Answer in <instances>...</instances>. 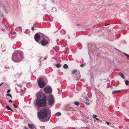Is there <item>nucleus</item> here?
<instances>
[{"label": "nucleus", "instance_id": "f03ea898", "mask_svg": "<svg viewBox=\"0 0 129 129\" xmlns=\"http://www.w3.org/2000/svg\"><path fill=\"white\" fill-rule=\"evenodd\" d=\"M37 99L35 102V105L38 107H41L45 106L46 104V98L45 94L40 91L36 94Z\"/></svg>", "mask_w": 129, "mask_h": 129}, {"label": "nucleus", "instance_id": "37998d69", "mask_svg": "<svg viewBox=\"0 0 129 129\" xmlns=\"http://www.w3.org/2000/svg\"><path fill=\"white\" fill-rule=\"evenodd\" d=\"M24 127L25 129H28V128L25 126Z\"/></svg>", "mask_w": 129, "mask_h": 129}, {"label": "nucleus", "instance_id": "bb28decb", "mask_svg": "<svg viewBox=\"0 0 129 129\" xmlns=\"http://www.w3.org/2000/svg\"><path fill=\"white\" fill-rule=\"evenodd\" d=\"M76 70H74L73 71L72 73L73 74H75L77 72Z\"/></svg>", "mask_w": 129, "mask_h": 129}, {"label": "nucleus", "instance_id": "79ce46f5", "mask_svg": "<svg viewBox=\"0 0 129 129\" xmlns=\"http://www.w3.org/2000/svg\"><path fill=\"white\" fill-rule=\"evenodd\" d=\"M96 119L97 120H99V119L98 118H96Z\"/></svg>", "mask_w": 129, "mask_h": 129}, {"label": "nucleus", "instance_id": "f8f14e48", "mask_svg": "<svg viewBox=\"0 0 129 129\" xmlns=\"http://www.w3.org/2000/svg\"><path fill=\"white\" fill-rule=\"evenodd\" d=\"M16 30L19 33H20L22 32V29L21 27L20 26H19L18 27H17L16 28Z\"/></svg>", "mask_w": 129, "mask_h": 129}, {"label": "nucleus", "instance_id": "49530a36", "mask_svg": "<svg viewBox=\"0 0 129 129\" xmlns=\"http://www.w3.org/2000/svg\"><path fill=\"white\" fill-rule=\"evenodd\" d=\"M72 129H78L77 128H75L74 127H73L72 128Z\"/></svg>", "mask_w": 129, "mask_h": 129}, {"label": "nucleus", "instance_id": "4d7b16f0", "mask_svg": "<svg viewBox=\"0 0 129 129\" xmlns=\"http://www.w3.org/2000/svg\"><path fill=\"white\" fill-rule=\"evenodd\" d=\"M50 21H51V20H50Z\"/></svg>", "mask_w": 129, "mask_h": 129}, {"label": "nucleus", "instance_id": "9d476101", "mask_svg": "<svg viewBox=\"0 0 129 129\" xmlns=\"http://www.w3.org/2000/svg\"><path fill=\"white\" fill-rule=\"evenodd\" d=\"M0 7L1 9H3V10H4L6 13H7L8 12L7 11V10L6 9L5 6L4 5L2 4H0Z\"/></svg>", "mask_w": 129, "mask_h": 129}, {"label": "nucleus", "instance_id": "c85d7f7f", "mask_svg": "<svg viewBox=\"0 0 129 129\" xmlns=\"http://www.w3.org/2000/svg\"><path fill=\"white\" fill-rule=\"evenodd\" d=\"M13 106L15 108H17L18 107L15 104H13Z\"/></svg>", "mask_w": 129, "mask_h": 129}, {"label": "nucleus", "instance_id": "c9c22d12", "mask_svg": "<svg viewBox=\"0 0 129 129\" xmlns=\"http://www.w3.org/2000/svg\"><path fill=\"white\" fill-rule=\"evenodd\" d=\"M40 60H44L43 58L42 57H41L40 58Z\"/></svg>", "mask_w": 129, "mask_h": 129}, {"label": "nucleus", "instance_id": "cd10ccee", "mask_svg": "<svg viewBox=\"0 0 129 129\" xmlns=\"http://www.w3.org/2000/svg\"><path fill=\"white\" fill-rule=\"evenodd\" d=\"M74 103L76 105L78 106L79 105V102H75Z\"/></svg>", "mask_w": 129, "mask_h": 129}, {"label": "nucleus", "instance_id": "393cba45", "mask_svg": "<svg viewBox=\"0 0 129 129\" xmlns=\"http://www.w3.org/2000/svg\"><path fill=\"white\" fill-rule=\"evenodd\" d=\"M7 96H9L11 98V99H12V96L10 94L8 93L7 94Z\"/></svg>", "mask_w": 129, "mask_h": 129}, {"label": "nucleus", "instance_id": "6e6d98bb", "mask_svg": "<svg viewBox=\"0 0 129 129\" xmlns=\"http://www.w3.org/2000/svg\"><path fill=\"white\" fill-rule=\"evenodd\" d=\"M5 26L6 27H7V26L6 25H5Z\"/></svg>", "mask_w": 129, "mask_h": 129}, {"label": "nucleus", "instance_id": "3c124183", "mask_svg": "<svg viewBox=\"0 0 129 129\" xmlns=\"http://www.w3.org/2000/svg\"><path fill=\"white\" fill-rule=\"evenodd\" d=\"M41 90H40L39 91H40L42 93V92H41Z\"/></svg>", "mask_w": 129, "mask_h": 129}, {"label": "nucleus", "instance_id": "ddd939ff", "mask_svg": "<svg viewBox=\"0 0 129 129\" xmlns=\"http://www.w3.org/2000/svg\"><path fill=\"white\" fill-rule=\"evenodd\" d=\"M60 43L62 45V46L63 47L66 46L67 44L66 42L64 40L61 41L60 42Z\"/></svg>", "mask_w": 129, "mask_h": 129}, {"label": "nucleus", "instance_id": "423d86ee", "mask_svg": "<svg viewBox=\"0 0 129 129\" xmlns=\"http://www.w3.org/2000/svg\"><path fill=\"white\" fill-rule=\"evenodd\" d=\"M44 35V34L41 33H37L35 35V39L36 41L38 42L39 41L41 38H42Z\"/></svg>", "mask_w": 129, "mask_h": 129}, {"label": "nucleus", "instance_id": "de8ad7c7", "mask_svg": "<svg viewBox=\"0 0 129 129\" xmlns=\"http://www.w3.org/2000/svg\"><path fill=\"white\" fill-rule=\"evenodd\" d=\"M68 38H70V36H68Z\"/></svg>", "mask_w": 129, "mask_h": 129}, {"label": "nucleus", "instance_id": "4468645a", "mask_svg": "<svg viewBox=\"0 0 129 129\" xmlns=\"http://www.w3.org/2000/svg\"><path fill=\"white\" fill-rule=\"evenodd\" d=\"M28 126L31 129H34L35 128V126L32 124H29Z\"/></svg>", "mask_w": 129, "mask_h": 129}, {"label": "nucleus", "instance_id": "09e8293b", "mask_svg": "<svg viewBox=\"0 0 129 129\" xmlns=\"http://www.w3.org/2000/svg\"><path fill=\"white\" fill-rule=\"evenodd\" d=\"M11 110L13 112L14 111H13V110H12L11 109V110Z\"/></svg>", "mask_w": 129, "mask_h": 129}, {"label": "nucleus", "instance_id": "0eeeda50", "mask_svg": "<svg viewBox=\"0 0 129 129\" xmlns=\"http://www.w3.org/2000/svg\"><path fill=\"white\" fill-rule=\"evenodd\" d=\"M42 39L41 42V45L43 46L47 45L48 43V38L44 35Z\"/></svg>", "mask_w": 129, "mask_h": 129}, {"label": "nucleus", "instance_id": "dca6fc26", "mask_svg": "<svg viewBox=\"0 0 129 129\" xmlns=\"http://www.w3.org/2000/svg\"><path fill=\"white\" fill-rule=\"evenodd\" d=\"M77 46L78 48L79 49H81L82 48V47L81 46V44L80 43L78 44H77Z\"/></svg>", "mask_w": 129, "mask_h": 129}, {"label": "nucleus", "instance_id": "603ef678", "mask_svg": "<svg viewBox=\"0 0 129 129\" xmlns=\"http://www.w3.org/2000/svg\"><path fill=\"white\" fill-rule=\"evenodd\" d=\"M41 90H40L39 91H40L42 93V92H41Z\"/></svg>", "mask_w": 129, "mask_h": 129}, {"label": "nucleus", "instance_id": "473e14b6", "mask_svg": "<svg viewBox=\"0 0 129 129\" xmlns=\"http://www.w3.org/2000/svg\"><path fill=\"white\" fill-rule=\"evenodd\" d=\"M13 48L14 49H15L16 48V45L15 44L13 46Z\"/></svg>", "mask_w": 129, "mask_h": 129}, {"label": "nucleus", "instance_id": "aec40b11", "mask_svg": "<svg viewBox=\"0 0 129 129\" xmlns=\"http://www.w3.org/2000/svg\"><path fill=\"white\" fill-rule=\"evenodd\" d=\"M63 68L64 69H67L68 68V66L67 64H65L63 66Z\"/></svg>", "mask_w": 129, "mask_h": 129}, {"label": "nucleus", "instance_id": "2eb2a0df", "mask_svg": "<svg viewBox=\"0 0 129 129\" xmlns=\"http://www.w3.org/2000/svg\"><path fill=\"white\" fill-rule=\"evenodd\" d=\"M121 91V90H114L112 91V93L113 94H114L116 93H118L119 92Z\"/></svg>", "mask_w": 129, "mask_h": 129}, {"label": "nucleus", "instance_id": "5701e85b", "mask_svg": "<svg viewBox=\"0 0 129 129\" xmlns=\"http://www.w3.org/2000/svg\"><path fill=\"white\" fill-rule=\"evenodd\" d=\"M6 108L8 110H11V108H10V107L8 106V105L6 106Z\"/></svg>", "mask_w": 129, "mask_h": 129}, {"label": "nucleus", "instance_id": "2f4dec72", "mask_svg": "<svg viewBox=\"0 0 129 129\" xmlns=\"http://www.w3.org/2000/svg\"><path fill=\"white\" fill-rule=\"evenodd\" d=\"M97 116L95 115H93V118H96Z\"/></svg>", "mask_w": 129, "mask_h": 129}, {"label": "nucleus", "instance_id": "1a4fd4ad", "mask_svg": "<svg viewBox=\"0 0 129 129\" xmlns=\"http://www.w3.org/2000/svg\"><path fill=\"white\" fill-rule=\"evenodd\" d=\"M76 80H79L80 78V75L79 71H78L75 73Z\"/></svg>", "mask_w": 129, "mask_h": 129}, {"label": "nucleus", "instance_id": "c03bdc74", "mask_svg": "<svg viewBox=\"0 0 129 129\" xmlns=\"http://www.w3.org/2000/svg\"><path fill=\"white\" fill-rule=\"evenodd\" d=\"M51 0L52 1V2L53 3L54 2V0Z\"/></svg>", "mask_w": 129, "mask_h": 129}, {"label": "nucleus", "instance_id": "a18cd8bd", "mask_svg": "<svg viewBox=\"0 0 129 129\" xmlns=\"http://www.w3.org/2000/svg\"><path fill=\"white\" fill-rule=\"evenodd\" d=\"M4 83V82L2 83L0 85V86H1L2 85L3 83Z\"/></svg>", "mask_w": 129, "mask_h": 129}, {"label": "nucleus", "instance_id": "a19ab883", "mask_svg": "<svg viewBox=\"0 0 129 129\" xmlns=\"http://www.w3.org/2000/svg\"><path fill=\"white\" fill-rule=\"evenodd\" d=\"M16 34V33L15 31H14L13 32V34Z\"/></svg>", "mask_w": 129, "mask_h": 129}, {"label": "nucleus", "instance_id": "20e7f679", "mask_svg": "<svg viewBox=\"0 0 129 129\" xmlns=\"http://www.w3.org/2000/svg\"><path fill=\"white\" fill-rule=\"evenodd\" d=\"M47 100L49 107H52L55 103L53 95L51 94L49 95L47 98Z\"/></svg>", "mask_w": 129, "mask_h": 129}, {"label": "nucleus", "instance_id": "ea45409f", "mask_svg": "<svg viewBox=\"0 0 129 129\" xmlns=\"http://www.w3.org/2000/svg\"><path fill=\"white\" fill-rule=\"evenodd\" d=\"M47 58V56H46V57H45L44 58V59H46V58Z\"/></svg>", "mask_w": 129, "mask_h": 129}, {"label": "nucleus", "instance_id": "13d9d810", "mask_svg": "<svg viewBox=\"0 0 129 129\" xmlns=\"http://www.w3.org/2000/svg\"><path fill=\"white\" fill-rule=\"evenodd\" d=\"M88 50H89V49L88 48Z\"/></svg>", "mask_w": 129, "mask_h": 129}, {"label": "nucleus", "instance_id": "7c9ffc66", "mask_svg": "<svg viewBox=\"0 0 129 129\" xmlns=\"http://www.w3.org/2000/svg\"><path fill=\"white\" fill-rule=\"evenodd\" d=\"M31 30L33 31H34L35 30V29H34V25L33 26H32L31 27Z\"/></svg>", "mask_w": 129, "mask_h": 129}, {"label": "nucleus", "instance_id": "8fccbe9b", "mask_svg": "<svg viewBox=\"0 0 129 129\" xmlns=\"http://www.w3.org/2000/svg\"><path fill=\"white\" fill-rule=\"evenodd\" d=\"M79 25H80V24H77V26Z\"/></svg>", "mask_w": 129, "mask_h": 129}, {"label": "nucleus", "instance_id": "b1692460", "mask_svg": "<svg viewBox=\"0 0 129 129\" xmlns=\"http://www.w3.org/2000/svg\"><path fill=\"white\" fill-rule=\"evenodd\" d=\"M125 84L126 85H128L129 84V82L128 81L126 80L125 82Z\"/></svg>", "mask_w": 129, "mask_h": 129}, {"label": "nucleus", "instance_id": "5fc2aeb1", "mask_svg": "<svg viewBox=\"0 0 129 129\" xmlns=\"http://www.w3.org/2000/svg\"><path fill=\"white\" fill-rule=\"evenodd\" d=\"M109 24H107L106 25H108Z\"/></svg>", "mask_w": 129, "mask_h": 129}, {"label": "nucleus", "instance_id": "7ed1b4c3", "mask_svg": "<svg viewBox=\"0 0 129 129\" xmlns=\"http://www.w3.org/2000/svg\"><path fill=\"white\" fill-rule=\"evenodd\" d=\"M23 58V53L20 51H15L12 56L13 60L16 62H20Z\"/></svg>", "mask_w": 129, "mask_h": 129}, {"label": "nucleus", "instance_id": "a878e982", "mask_svg": "<svg viewBox=\"0 0 129 129\" xmlns=\"http://www.w3.org/2000/svg\"><path fill=\"white\" fill-rule=\"evenodd\" d=\"M85 64H85V63L81 64L80 65V67H83L84 66Z\"/></svg>", "mask_w": 129, "mask_h": 129}, {"label": "nucleus", "instance_id": "39448f33", "mask_svg": "<svg viewBox=\"0 0 129 129\" xmlns=\"http://www.w3.org/2000/svg\"><path fill=\"white\" fill-rule=\"evenodd\" d=\"M37 80L38 84L40 88H43L46 86V84L44 82L42 78H38Z\"/></svg>", "mask_w": 129, "mask_h": 129}, {"label": "nucleus", "instance_id": "6e6552de", "mask_svg": "<svg viewBox=\"0 0 129 129\" xmlns=\"http://www.w3.org/2000/svg\"><path fill=\"white\" fill-rule=\"evenodd\" d=\"M44 90L46 93L48 94L51 93L52 92V89L50 86H48L45 87Z\"/></svg>", "mask_w": 129, "mask_h": 129}, {"label": "nucleus", "instance_id": "864d4df0", "mask_svg": "<svg viewBox=\"0 0 129 129\" xmlns=\"http://www.w3.org/2000/svg\"><path fill=\"white\" fill-rule=\"evenodd\" d=\"M8 28V29L9 30H10V29Z\"/></svg>", "mask_w": 129, "mask_h": 129}, {"label": "nucleus", "instance_id": "412c9836", "mask_svg": "<svg viewBox=\"0 0 129 129\" xmlns=\"http://www.w3.org/2000/svg\"><path fill=\"white\" fill-rule=\"evenodd\" d=\"M61 66V64L59 63H57L56 64V67L58 68H60Z\"/></svg>", "mask_w": 129, "mask_h": 129}, {"label": "nucleus", "instance_id": "f3484780", "mask_svg": "<svg viewBox=\"0 0 129 129\" xmlns=\"http://www.w3.org/2000/svg\"><path fill=\"white\" fill-rule=\"evenodd\" d=\"M119 75L123 79H124L125 78L124 77L123 75V74L121 73H119Z\"/></svg>", "mask_w": 129, "mask_h": 129}, {"label": "nucleus", "instance_id": "4be33fe9", "mask_svg": "<svg viewBox=\"0 0 129 129\" xmlns=\"http://www.w3.org/2000/svg\"><path fill=\"white\" fill-rule=\"evenodd\" d=\"M61 115V113L59 112H58L56 113L55 115L56 116H59L60 115Z\"/></svg>", "mask_w": 129, "mask_h": 129}, {"label": "nucleus", "instance_id": "f704fd0d", "mask_svg": "<svg viewBox=\"0 0 129 129\" xmlns=\"http://www.w3.org/2000/svg\"><path fill=\"white\" fill-rule=\"evenodd\" d=\"M91 47V45L90 44H88V48H90Z\"/></svg>", "mask_w": 129, "mask_h": 129}, {"label": "nucleus", "instance_id": "4c0bfd02", "mask_svg": "<svg viewBox=\"0 0 129 129\" xmlns=\"http://www.w3.org/2000/svg\"><path fill=\"white\" fill-rule=\"evenodd\" d=\"M106 123H107L108 124V125H109V124H110V123H109V122H108V121H107L106 122Z\"/></svg>", "mask_w": 129, "mask_h": 129}, {"label": "nucleus", "instance_id": "6ab92c4d", "mask_svg": "<svg viewBox=\"0 0 129 129\" xmlns=\"http://www.w3.org/2000/svg\"><path fill=\"white\" fill-rule=\"evenodd\" d=\"M0 17L2 18H3L4 17L3 14L1 10H0Z\"/></svg>", "mask_w": 129, "mask_h": 129}, {"label": "nucleus", "instance_id": "58836bf2", "mask_svg": "<svg viewBox=\"0 0 129 129\" xmlns=\"http://www.w3.org/2000/svg\"><path fill=\"white\" fill-rule=\"evenodd\" d=\"M9 102H11V103H12V100H9Z\"/></svg>", "mask_w": 129, "mask_h": 129}, {"label": "nucleus", "instance_id": "9b49d317", "mask_svg": "<svg viewBox=\"0 0 129 129\" xmlns=\"http://www.w3.org/2000/svg\"><path fill=\"white\" fill-rule=\"evenodd\" d=\"M84 102L86 105H88L89 104V100L87 96H86L84 100Z\"/></svg>", "mask_w": 129, "mask_h": 129}, {"label": "nucleus", "instance_id": "a211bd4d", "mask_svg": "<svg viewBox=\"0 0 129 129\" xmlns=\"http://www.w3.org/2000/svg\"><path fill=\"white\" fill-rule=\"evenodd\" d=\"M66 31L65 30L62 29L60 31V33L61 34L63 35L65 34L66 33Z\"/></svg>", "mask_w": 129, "mask_h": 129}, {"label": "nucleus", "instance_id": "72a5a7b5", "mask_svg": "<svg viewBox=\"0 0 129 129\" xmlns=\"http://www.w3.org/2000/svg\"><path fill=\"white\" fill-rule=\"evenodd\" d=\"M124 54L125 55H126L127 57H129V56L127 54L125 53H124Z\"/></svg>", "mask_w": 129, "mask_h": 129}, {"label": "nucleus", "instance_id": "f257e3e1", "mask_svg": "<svg viewBox=\"0 0 129 129\" xmlns=\"http://www.w3.org/2000/svg\"><path fill=\"white\" fill-rule=\"evenodd\" d=\"M39 119L43 122L48 121L51 117L50 110L46 108H44L38 113Z\"/></svg>", "mask_w": 129, "mask_h": 129}, {"label": "nucleus", "instance_id": "c756f323", "mask_svg": "<svg viewBox=\"0 0 129 129\" xmlns=\"http://www.w3.org/2000/svg\"><path fill=\"white\" fill-rule=\"evenodd\" d=\"M90 76L91 78H93V74L92 73L90 74Z\"/></svg>", "mask_w": 129, "mask_h": 129}, {"label": "nucleus", "instance_id": "e433bc0d", "mask_svg": "<svg viewBox=\"0 0 129 129\" xmlns=\"http://www.w3.org/2000/svg\"><path fill=\"white\" fill-rule=\"evenodd\" d=\"M10 89H9L7 91V93H8L9 92H10Z\"/></svg>", "mask_w": 129, "mask_h": 129}]
</instances>
